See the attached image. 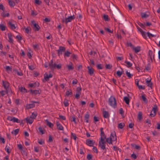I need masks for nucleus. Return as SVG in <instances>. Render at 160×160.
I'll list each match as a JSON object with an SVG mask.
<instances>
[{
  "label": "nucleus",
  "instance_id": "nucleus-53",
  "mask_svg": "<svg viewBox=\"0 0 160 160\" xmlns=\"http://www.w3.org/2000/svg\"><path fill=\"white\" fill-rule=\"evenodd\" d=\"M0 94L2 96L7 94V92L5 91H2L1 92Z\"/></svg>",
  "mask_w": 160,
  "mask_h": 160
},
{
  "label": "nucleus",
  "instance_id": "nucleus-17",
  "mask_svg": "<svg viewBox=\"0 0 160 160\" xmlns=\"http://www.w3.org/2000/svg\"><path fill=\"white\" fill-rule=\"evenodd\" d=\"M140 31L142 37L145 39H146L148 37V32L146 33L143 31L142 29H140Z\"/></svg>",
  "mask_w": 160,
  "mask_h": 160
},
{
  "label": "nucleus",
  "instance_id": "nucleus-2",
  "mask_svg": "<svg viewBox=\"0 0 160 160\" xmlns=\"http://www.w3.org/2000/svg\"><path fill=\"white\" fill-rule=\"evenodd\" d=\"M106 142L102 138L101 140H100L99 142V146L103 150L106 149L105 145Z\"/></svg>",
  "mask_w": 160,
  "mask_h": 160
},
{
  "label": "nucleus",
  "instance_id": "nucleus-14",
  "mask_svg": "<svg viewBox=\"0 0 160 160\" xmlns=\"http://www.w3.org/2000/svg\"><path fill=\"white\" fill-rule=\"evenodd\" d=\"M110 138L112 142L115 141L116 140L117 138L115 132L114 133H111Z\"/></svg>",
  "mask_w": 160,
  "mask_h": 160
},
{
  "label": "nucleus",
  "instance_id": "nucleus-40",
  "mask_svg": "<svg viewBox=\"0 0 160 160\" xmlns=\"http://www.w3.org/2000/svg\"><path fill=\"white\" fill-rule=\"evenodd\" d=\"M67 67L69 70H73V69L72 66V64L71 63H70V64L67 65Z\"/></svg>",
  "mask_w": 160,
  "mask_h": 160
},
{
  "label": "nucleus",
  "instance_id": "nucleus-15",
  "mask_svg": "<svg viewBox=\"0 0 160 160\" xmlns=\"http://www.w3.org/2000/svg\"><path fill=\"white\" fill-rule=\"evenodd\" d=\"M49 65L52 69H54L56 68V64L55 63H53V60H51V62L49 64Z\"/></svg>",
  "mask_w": 160,
  "mask_h": 160
},
{
  "label": "nucleus",
  "instance_id": "nucleus-10",
  "mask_svg": "<svg viewBox=\"0 0 160 160\" xmlns=\"http://www.w3.org/2000/svg\"><path fill=\"white\" fill-rule=\"evenodd\" d=\"M44 78L46 81H48L50 78H51L52 77V75L49 73V74L45 73L44 75Z\"/></svg>",
  "mask_w": 160,
  "mask_h": 160
},
{
  "label": "nucleus",
  "instance_id": "nucleus-11",
  "mask_svg": "<svg viewBox=\"0 0 160 160\" xmlns=\"http://www.w3.org/2000/svg\"><path fill=\"white\" fill-rule=\"evenodd\" d=\"M34 103H39V102H32L31 103L27 104L26 105V108L28 109H30V108H33L35 106V104H34Z\"/></svg>",
  "mask_w": 160,
  "mask_h": 160
},
{
  "label": "nucleus",
  "instance_id": "nucleus-57",
  "mask_svg": "<svg viewBox=\"0 0 160 160\" xmlns=\"http://www.w3.org/2000/svg\"><path fill=\"white\" fill-rule=\"evenodd\" d=\"M119 113L122 116L124 114V111L122 108H120L119 109Z\"/></svg>",
  "mask_w": 160,
  "mask_h": 160
},
{
  "label": "nucleus",
  "instance_id": "nucleus-54",
  "mask_svg": "<svg viewBox=\"0 0 160 160\" xmlns=\"http://www.w3.org/2000/svg\"><path fill=\"white\" fill-rule=\"evenodd\" d=\"M138 87L139 89L144 90L145 88V87L144 86L139 85Z\"/></svg>",
  "mask_w": 160,
  "mask_h": 160
},
{
  "label": "nucleus",
  "instance_id": "nucleus-3",
  "mask_svg": "<svg viewBox=\"0 0 160 160\" xmlns=\"http://www.w3.org/2000/svg\"><path fill=\"white\" fill-rule=\"evenodd\" d=\"M158 110V107L156 105H154V107L152 108V111L151 112L150 116L152 117H154L156 114V112Z\"/></svg>",
  "mask_w": 160,
  "mask_h": 160
},
{
  "label": "nucleus",
  "instance_id": "nucleus-25",
  "mask_svg": "<svg viewBox=\"0 0 160 160\" xmlns=\"http://www.w3.org/2000/svg\"><path fill=\"white\" fill-rule=\"evenodd\" d=\"M141 15L142 18H147L149 16V13L147 12L142 13Z\"/></svg>",
  "mask_w": 160,
  "mask_h": 160
},
{
  "label": "nucleus",
  "instance_id": "nucleus-56",
  "mask_svg": "<svg viewBox=\"0 0 160 160\" xmlns=\"http://www.w3.org/2000/svg\"><path fill=\"white\" fill-rule=\"evenodd\" d=\"M63 103L65 107H67L69 105L68 101H64Z\"/></svg>",
  "mask_w": 160,
  "mask_h": 160
},
{
  "label": "nucleus",
  "instance_id": "nucleus-20",
  "mask_svg": "<svg viewBox=\"0 0 160 160\" xmlns=\"http://www.w3.org/2000/svg\"><path fill=\"white\" fill-rule=\"evenodd\" d=\"M72 94V90L71 89H69L67 90L66 92V96L67 97L71 96Z\"/></svg>",
  "mask_w": 160,
  "mask_h": 160
},
{
  "label": "nucleus",
  "instance_id": "nucleus-34",
  "mask_svg": "<svg viewBox=\"0 0 160 160\" xmlns=\"http://www.w3.org/2000/svg\"><path fill=\"white\" fill-rule=\"evenodd\" d=\"M19 90L21 92H27V89L24 88L22 87H20L19 88Z\"/></svg>",
  "mask_w": 160,
  "mask_h": 160
},
{
  "label": "nucleus",
  "instance_id": "nucleus-9",
  "mask_svg": "<svg viewBox=\"0 0 160 160\" xmlns=\"http://www.w3.org/2000/svg\"><path fill=\"white\" fill-rule=\"evenodd\" d=\"M81 88L80 87H78L76 89V92L75 95V98L78 99L79 97L81 94Z\"/></svg>",
  "mask_w": 160,
  "mask_h": 160
},
{
  "label": "nucleus",
  "instance_id": "nucleus-30",
  "mask_svg": "<svg viewBox=\"0 0 160 160\" xmlns=\"http://www.w3.org/2000/svg\"><path fill=\"white\" fill-rule=\"evenodd\" d=\"M133 50L136 53H138L140 51V47L139 46H138L136 47L133 48Z\"/></svg>",
  "mask_w": 160,
  "mask_h": 160
},
{
  "label": "nucleus",
  "instance_id": "nucleus-26",
  "mask_svg": "<svg viewBox=\"0 0 160 160\" xmlns=\"http://www.w3.org/2000/svg\"><path fill=\"white\" fill-rule=\"evenodd\" d=\"M90 115L88 113V112H87L85 114V121L87 123L88 122V119L89 118Z\"/></svg>",
  "mask_w": 160,
  "mask_h": 160
},
{
  "label": "nucleus",
  "instance_id": "nucleus-36",
  "mask_svg": "<svg viewBox=\"0 0 160 160\" xmlns=\"http://www.w3.org/2000/svg\"><path fill=\"white\" fill-rule=\"evenodd\" d=\"M126 73L127 76L129 78H131L133 76L132 74H131L130 72H128V71H126Z\"/></svg>",
  "mask_w": 160,
  "mask_h": 160
},
{
  "label": "nucleus",
  "instance_id": "nucleus-13",
  "mask_svg": "<svg viewBox=\"0 0 160 160\" xmlns=\"http://www.w3.org/2000/svg\"><path fill=\"white\" fill-rule=\"evenodd\" d=\"M95 142V141L93 140H89V139L86 140V144L89 146H92Z\"/></svg>",
  "mask_w": 160,
  "mask_h": 160
},
{
  "label": "nucleus",
  "instance_id": "nucleus-18",
  "mask_svg": "<svg viewBox=\"0 0 160 160\" xmlns=\"http://www.w3.org/2000/svg\"><path fill=\"white\" fill-rule=\"evenodd\" d=\"M25 120H26L27 123H28L30 124H32L33 121V118H32V117L26 118Z\"/></svg>",
  "mask_w": 160,
  "mask_h": 160
},
{
  "label": "nucleus",
  "instance_id": "nucleus-61",
  "mask_svg": "<svg viewBox=\"0 0 160 160\" xmlns=\"http://www.w3.org/2000/svg\"><path fill=\"white\" fill-rule=\"evenodd\" d=\"M93 151L97 153H98V149L97 148L95 147V146H93V149H92Z\"/></svg>",
  "mask_w": 160,
  "mask_h": 160
},
{
  "label": "nucleus",
  "instance_id": "nucleus-29",
  "mask_svg": "<svg viewBox=\"0 0 160 160\" xmlns=\"http://www.w3.org/2000/svg\"><path fill=\"white\" fill-rule=\"evenodd\" d=\"M5 69L8 73H9L12 72V69L11 67L9 66H6L5 68Z\"/></svg>",
  "mask_w": 160,
  "mask_h": 160
},
{
  "label": "nucleus",
  "instance_id": "nucleus-55",
  "mask_svg": "<svg viewBox=\"0 0 160 160\" xmlns=\"http://www.w3.org/2000/svg\"><path fill=\"white\" fill-rule=\"evenodd\" d=\"M37 114L36 113L33 112V113H32V115L31 117H32V118H33H33H36V117H37Z\"/></svg>",
  "mask_w": 160,
  "mask_h": 160
},
{
  "label": "nucleus",
  "instance_id": "nucleus-27",
  "mask_svg": "<svg viewBox=\"0 0 160 160\" xmlns=\"http://www.w3.org/2000/svg\"><path fill=\"white\" fill-rule=\"evenodd\" d=\"M103 117L104 118H108L109 117V115L108 112L104 111L103 112Z\"/></svg>",
  "mask_w": 160,
  "mask_h": 160
},
{
  "label": "nucleus",
  "instance_id": "nucleus-8",
  "mask_svg": "<svg viewBox=\"0 0 160 160\" xmlns=\"http://www.w3.org/2000/svg\"><path fill=\"white\" fill-rule=\"evenodd\" d=\"M8 24L10 28L12 30L15 29L17 27V25L14 23L12 21H10L8 22Z\"/></svg>",
  "mask_w": 160,
  "mask_h": 160
},
{
  "label": "nucleus",
  "instance_id": "nucleus-58",
  "mask_svg": "<svg viewBox=\"0 0 160 160\" xmlns=\"http://www.w3.org/2000/svg\"><path fill=\"white\" fill-rule=\"evenodd\" d=\"M152 134L154 136H158V133L156 131H154L152 132Z\"/></svg>",
  "mask_w": 160,
  "mask_h": 160
},
{
  "label": "nucleus",
  "instance_id": "nucleus-60",
  "mask_svg": "<svg viewBox=\"0 0 160 160\" xmlns=\"http://www.w3.org/2000/svg\"><path fill=\"white\" fill-rule=\"evenodd\" d=\"M18 149L20 150H22V149H23V147L21 144H19L18 145Z\"/></svg>",
  "mask_w": 160,
  "mask_h": 160
},
{
  "label": "nucleus",
  "instance_id": "nucleus-59",
  "mask_svg": "<svg viewBox=\"0 0 160 160\" xmlns=\"http://www.w3.org/2000/svg\"><path fill=\"white\" fill-rule=\"evenodd\" d=\"M131 157L132 158L134 159H136L137 158V156L134 153L132 154L131 155Z\"/></svg>",
  "mask_w": 160,
  "mask_h": 160
},
{
  "label": "nucleus",
  "instance_id": "nucleus-6",
  "mask_svg": "<svg viewBox=\"0 0 160 160\" xmlns=\"http://www.w3.org/2000/svg\"><path fill=\"white\" fill-rule=\"evenodd\" d=\"M108 104L112 107L115 108L117 107L116 101H108Z\"/></svg>",
  "mask_w": 160,
  "mask_h": 160
},
{
  "label": "nucleus",
  "instance_id": "nucleus-19",
  "mask_svg": "<svg viewBox=\"0 0 160 160\" xmlns=\"http://www.w3.org/2000/svg\"><path fill=\"white\" fill-rule=\"evenodd\" d=\"M30 92L32 94L35 95L40 94L41 92V91L40 90H31Z\"/></svg>",
  "mask_w": 160,
  "mask_h": 160
},
{
  "label": "nucleus",
  "instance_id": "nucleus-7",
  "mask_svg": "<svg viewBox=\"0 0 160 160\" xmlns=\"http://www.w3.org/2000/svg\"><path fill=\"white\" fill-rule=\"evenodd\" d=\"M65 48L63 47L60 46L59 47V48L57 50L59 56L61 55L62 52L65 51Z\"/></svg>",
  "mask_w": 160,
  "mask_h": 160
},
{
  "label": "nucleus",
  "instance_id": "nucleus-22",
  "mask_svg": "<svg viewBox=\"0 0 160 160\" xmlns=\"http://www.w3.org/2000/svg\"><path fill=\"white\" fill-rule=\"evenodd\" d=\"M3 86L4 88L7 89L9 86V83L6 81H3Z\"/></svg>",
  "mask_w": 160,
  "mask_h": 160
},
{
  "label": "nucleus",
  "instance_id": "nucleus-24",
  "mask_svg": "<svg viewBox=\"0 0 160 160\" xmlns=\"http://www.w3.org/2000/svg\"><path fill=\"white\" fill-rule=\"evenodd\" d=\"M87 68L88 70L89 74L91 75H92L93 74V69L92 68L89 66H88Z\"/></svg>",
  "mask_w": 160,
  "mask_h": 160
},
{
  "label": "nucleus",
  "instance_id": "nucleus-48",
  "mask_svg": "<svg viewBox=\"0 0 160 160\" xmlns=\"http://www.w3.org/2000/svg\"><path fill=\"white\" fill-rule=\"evenodd\" d=\"M1 15L3 16V17H8L9 16V13H5L4 12H3L2 13Z\"/></svg>",
  "mask_w": 160,
  "mask_h": 160
},
{
  "label": "nucleus",
  "instance_id": "nucleus-62",
  "mask_svg": "<svg viewBox=\"0 0 160 160\" xmlns=\"http://www.w3.org/2000/svg\"><path fill=\"white\" fill-rule=\"evenodd\" d=\"M31 15L33 16H35L37 15V13L36 12H34V11L32 10L31 13Z\"/></svg>",
  "mask_w": 160,
  "mask_h": 160
},
{
  "label": "nucleus",
  "instance_id": "nucleus-47",
  "mask_svg": "<svg viewBox=\"0 0 160 160\" xmlns=\"http://www.w3.org/2000/svg\"><path fill=\"white\" fill-rule=\"evenodd\" d=\"M35 3L37 5H40L42 3V2L39 0H35Z\"/></svg>",
  "mask_w": 160,
  "mask_h": 160
},
{
  "label": "nucleus",
  "instance_id": "nucleus-4",
  "mask_svg": "<svg viewBox=\"0 0 160 160\" xmlns=\"http://www.w3.org/2000/svg\"><path fill=\"white\" fill-rule=\"evenodd\" d=\"M8 120L10 121H12L13 122H16L17 123H20V121L19 120L18 118H15V117H12L10 116H9L8 117ZM23 121H22L21 123H22Z\"/></svg>",
  "mask_w": 160,
  "mask_h": 160
},
{
  "label": "nucleus",
  "instance_id": "nucleus-44",
  "mask_svg": "<svg viewBox=\"0 0 160 160\" xmlns=\"http://www.w3.org/2000/svg\"><path fill=\"white\" fill-rule=\"evenodd\" d=\"M58 119H61L62 120H65L66 119V117L65 116L61 115H59V118H57Z\"/></svg>",
  "mask_w": 160,
  "mask_h": 160
},
{
  "label": "nucleus",
  "instance_id": "nucleus-49",
  "mask_svg": "<svg viewBox=\"0 0 160 160\" xmlns=\"http://www.w3.org/2000/svg\"><path fill=\"white\" fill-rule=\"evenodd\" d=\"M156 36V35L155 34H153L152 33H151L150 32H148V37L149 38L151 37H155Z\"/></svg>",
  "mask_w": 160,
  "mask_h": 160
},
{
  "label": "nucleus",
  "instance_id": "nucleus-43",
  "mask_svg": "<svg viewBox=\"0 0 160 160\" xmlns=\"http://www.w3.org/2000/svg\"><path fill=\"white\" fill-rule=\"evenodd\" d=\"M38 129L39 131V132L41 133V134L42 135L44 133V131L43 130L42 128L41 127H39L38 128Z\"/></svg>",
  "mask_w": 160,
  "mask_h": 160
},
{
  "label": "nucleus",
  "instance_id": "nucleus-38",
  "mask_svg": "<svg viewBox=\"0 0 160 160\" xmlns=\"http://www.w3.org/2000/svg\"><path fill=\"white\" fill-rule=\"evenodd\" d=\"M125 126V124L123 123H121L118 124V128L122 129L123 128V127Z\"/></svg>",
  "mask_w": 160,
  "mask_h": 160
},
{
  "label": "nucleus",
  "instance_id": "nucleus-16",
  "mask_svg": "<svg viewBox=\"0 0 160 160\" xmlns=\"http://www.w3.org/2000/svg\"><path fill=\"white\" fill-rule=\"evenodd\" d=\"M0 28L2 31H5L7 28V27L5 22L1 23L0 24Z\"/></svg>",
  "mask_w": 160,
  "mask_h": 160
},
{
  "label": "nucleus",
  "instance_id": "nucleus-51",
  "mask_svg": "<svg viewBox=\"0 0 160 160\" xmlns=\"http://www.w3.org/2000/svg\"><path fill=\"white\" fill-rule=\"evenodd\" d=\"M92 156L91 154H88L87 156V159L88 160H92Z\"/></svg>",
  "mask_w": 160,
  "mask_h": 160
},
{
  "label": "nucleus",
  "instance_id": "nucleus-1",
  "mask_svg": "<svg viewBox=\"0 0 160 160\" xmlns=\"http://www.w3.org/2000/svg\"><path fill=\"white\" fill-rule=\"evenodd\" d=\"M75 18L74 16L73 15L72 16L68 17L67 18H63L62 20V22H65L67 24L69 22H71Z\"/></svg>",
  "mask_w": 160,
  "mask_h": 160
},
{
  "label": "nucleus",
  "instance_id": "nucleus-41",
  "mask_svg": "<svg viewBox=\"0 0 160 160\" xmlns=\"http://www.w3.org/2000/svg\"><path fill=\"white\" fill-rule=\"evenodd\" d=\"M71 137L74 140H76L77 137H76V135L75 134L73 133L72 132L71 133Z\"/></svg>",
  "mask_w": 160,
  "mask_h": 160
},
{
  "label": "nucleus",
  "instance_id": "nucleus-12",
  "mask_svg": "<svg viewBox=\"0 0 160 160\" xmlns=\"http://www.w3.org/2000/svg\"><path fill=\"white\" fill-rule=\"evenodd\" d=\"M101 133H100V140H101V139L102 138L104 140L106 138V137L103 131V128H102L100 129Z\"/></svg>",
  "mask_w": 160,
  "mask_h": 160
},
{
  "label": "nucleus",
  "instance_id": "nucleus-33",
  "mask_svg": "<svg viewBox=\"0 0 160 160\" xmlns=\"http://www.w3.org/2000/svg\"><path fill=\"white\" fill-rule=\"evenodd\" d=\"M125 63L126 64V66L128 68H130L131 67L132 65V63L129 61H126L125 62Z\"/></svg>",
  "mask_w": 160,
  "mask_h": 160
},
{
  "label": "nucleus",
  "instance_id": "nucleus-35",
  "mask_svg": "<svg viewBox=\"0 0 160 160\" xmlns=\"http://www.w3.org/2000/svg\"><path fill=\"white\" fill-rule=\"evenodd\" d=\"M46 122L47 123V125H48L50 128H52L53 127V124L51 122L48 121V120H46Z\"/></svg>",
  "mask_w": 160,
  "mask_h": 160
},
{
  "label": "nucleus",
  "instance_id": "nucleus-52",
  "mask_svg": "<svg viewBox=\"0 0 160 160\" xmlns=\"http://www.w3.org/2000/svg\"><path fill=\"white\" fill-rule=\"evenodd\" d=\"M106 139V142H108L109 144H112V142L110 138H108Z\"/></svg>",
  "mask_w": 160,
  "mask_h": 160
},
{
  "label": "nucleus",
  "instance_id": "nucleus-32",
  "mask_svg": "<svg viewBox=\"0 0 160 160\" xmlns=\"http://www.w3.org/2000/svg\"><path fill=\"white\" fill-rule=\"evenodd\" d=\"M9 5L11 7H13L15 5V2L11 0H8Z\"/></svg>",
  "mask_w": 160,
  "mask_h": 160
},
{
  "label": "nucleus",
  "instance_id": "nucleus-50",
  "mask_svg": "<svg viewBox=\"0 0 160 160\" xmlns=\"http://www.w3.org/2000/svg\"><path fill=\"white\" fill-rule=\"evenodd\" d=\"M116 74L119 77H120L122 74V72L120 71H118L117 72Z\"/></svg>",
  "mask_w": 160,
  "mask_h": 160
},
{
  "label": "nucleus",
  "instance_id": "nucleus-45",
  "mask_svg": "<svg viewBox=\"0 0 160 160\" xmlns=\"http://www.w3.org/2000/svg\"><path fill=\"white\" fill-rule=\"evenodd\" d=\"M132 98L130 97L129 95H128L127 96L124 97L123 100H130Z\"/></svg>",
  "mask_w": 160,
  "mask_h": 160
},
{
  "label": "nucleus",
  "instance_id": "nucleus-23",
  "mask_svg": "<svg viewBox=\"0 0 160 160\" xmlns=\"http://www.w3.org/2000/svg\"><path fill=\"white\" fill-rule=\"evenodd\" d=\"M146 82L148 87L151 88L152 87V84L151 81V79L147 80V79H146Z\"/></svg>",
  "mask_w": 160,
  "mask_h": 160
},
{
  "label": "nucleus",
  "instance_id": "nucleus-5",
  "mask_svg": "<svg viewBox=\"0 0 160 160\" xmlns=\"http://www.w3.org/2000/svg\"><path fill=\"white\" fill-rule=\"evenodd\" d=\"M33 26V28L35 31H38L40 28L39 26L34 21H32L31 22Z\"/></svg>",
  "mask_w": 160,
  "mask_h": 160
},
{
  "label": "nucleus",
  "instance_id": "nucleus-28",
  "mask_svg": "<svg viewBox=\"0 0 160 160\" xmlns=\"http://www.w3.org/2000/svg\"><path fill=\"white\" fill-rule=\"evenodd\" d=\"M25 29V32L26 33L28 34L31 33V29L30 27H28L26 28H24Z\"/></svg>",
  "mask_w": 160,
  "mask_h": 160
},
{
  "label": "nucleus",
  "instance_id": "nucleus-37",
  "mask_svg": "<svg viewBox=\"0 0 160 160\" xmlns=\"http://www.w3.org/2000/svg\"><path fill=\"white\" fill-rule=\"evenodd\" d=\"M142 112H139L138 117V119L139 120H141L142 119Z\"/></svg>",
  "mask_w": 160,
  "mask_h": 160
},
{
  "label": "nucleus",
  "instance_id": "nucleus-31",
  "mask_svg": "<svg viewBox=\"0 0 160 160\" xmlns=\"http://www.w3.org/2000/svg\"><path fill=\"white\" fill-rule=\"evenodd\" d=\"M71 53L69 52L68 51H67L65 52L63 54L64 57L65 58L66 57H68L70 56Z\"/></svg>",
  "mask_w": 160,
  "mask_h": 160
},
{
  "label": "nucleus",
  "instance_id": "nucleus-63",
  "mask_svg": "<svg viewBox=\"0 0 160 160\" xmlns=\"http://www.w3.org/2000/svg\"><path fill=\"white\" fill-rule=\"evenodd\" d=\"M97 68L100 69H102V66L101 64H98L97 66Z\"/></svg>",
  "mask_w": 160,
  "mask_h": 160
},
{
  "label": "nucleus",
  "instance_id": "nucleus-21",
  "mask_svg": "<svg viewBox=\"0 0 160 160\" xmlns=\"http://www.w3.org/2000/svg\"><path fill=\"white\" fill-rule=\"evenodd\" d=\"M56 125L57 126V128L60 130H63V128L62 126L60 124V123L57 122H56Z\"/></svg>",
  "mask_w": 160,
  "mask_h": 160
},
{
  "label": "nucleus",
  "instance_id": "nucleus-39",
  "mask_svg": "<svg viewBox=\"0 0 160 160\" xmlns=\"http://www.w3.org/2000/svg\"><path fill=\"white\" fill-rule=\"evenodd\" d=\"M36 82H34V83H30L28 84V86L30 87H35L36 85Z\"/></svg>",
  "mask_w": 160,
  "mask_h": 160
},
{
  "label": "nucleus",
  "instance_id": "nucleus-64",
  "mask_svg": "<svg viewBox=\"0 0 160 160\" xmlns=\"http://www.w3.org/2000/svg\"><path fill=\"white\" fill-rule=\"evenodd\" d=\"M19 131V129H15V130L14 131V134L15 135H17Z\"/></svg>",
  "mask_w": 160,
  "mask_h": 160
},
{
  "label": "nucleus",
  "instance_id": "nucleus-46",
  "mask_svg": "<svg viewBox=\"0 0 160 160\" xmlns=\"http://www.w3.org/2000/svg\"><path fill=\"white\" fill-rule=\"evenodd\" d=\"M76 118L74 116L72 117L71 118V122H74L75 123H76Z\"/></svg>",
  "mask_w": 160,
  "mask_h": 160
},
{
  "label": "nucleus",
  "instance_id": "nucleus-42",
  "mask_svg": "<svg viewBox=\"0 0 160 160\" xmlns=\"http://www.w3.org/2000/svg\"><path fill=\"white\" fill-rule=\"evenodd\" d=\"M10 148L9 147L8 145H7L5 148V150L6 151V152L8 153H10L11 151L9 150Z\"/></svg>",
  "mask_w": 160,
  "mask_h": 160
}]
</instances>
